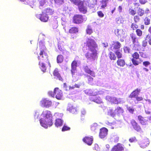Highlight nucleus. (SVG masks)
<instances>
[{
  "instance_id": "16",
  "label": "nucleus",
  "mask_w": 151,
  "mask_h": 151,
  "mask_svg": "<svg viewBox=\"0 0 151 151\" xmlns=\"http://www.w3.org/2000/svg\"><path fill=\"white\" fill-rule=\"evenodd\" d=\"M83 142L88 145H90L93 143V138L92 137H85L83 139Z\"/></svg>"
},
{
  "instance_id": "29",
  "label": "nucleus",
  "mask_w": 151,
  "mask_h": 151,
  "mask_svg": "<svg viewBox=\"0 0 151 151\" xmlns=\"http://www.w3.org/2000/svg\"><path fill=\"white\" fill-rule=\"evenodd\" d=\"M138 15L140 17L143 16L145 14V12L144 9L141 8H139L137 11Z\"/></svg>"
},
{
  "instance_id": "63",
  "label": "nucleus",
  "mask_w": 151,
  "mask_h": 151,
  "mask_svg": "<svg viewBox=\"0 0 151 151\" xmlns=\"http://www.w3.org/2000/svg\"><path fill=\"white\" fill-rule=\"evenodd\" d=\"M81 123H83L84 122V116L83 115H81Z\"/></svg>"
},
{
  "instance_id": "23",
  "label": "nucleus",
  "mask_w": 151,
  "mask_h": 151,
  "mask_svg": "<svg viewBox=\"0 0 151 151\" xmlns=\"http://www.w3.org/2000/svg\"><path fill=\"white\" fill-rule=\"evenodd\" d=\"M138 119L139 123L142 125H146L147 122V120L145 119L141 115L138 116Z\"/></svg>"
},
{
  "instance_id": "46",
  "label": "nucleus",
  "mask_w": 151,
  "mask_h": 151,
  "mask_svg": "<svg viewBox=\"0 0 151 151\" xmlns=\"http://www.w3.org/2000/svg\"><path fill=\"white\" fill-rule=\"evenodd\" d=\"M108 114L111 116L114 117L115 114L112 109H109L108 111Z\"/></svg>"
},
{
  "instance_id": "27",
  "label": "nucleus",
  "mask_w": 151,
  "mask_h": 151,
  "mask_svg": "<svg viewBox=\"0 0 151 151\" xmlns=\"http://www.w3.org/2000/svg\"><path fill=\"white\" fill-rule=\"evenodd\" d=\"M78 32V28L76 27H71L69 30L68 32L70 34H76Z\"/></svg>"
},
{
  "instance_id": "64",
  "label": "nucleus",
  "mask_w": 151,
  "mask_h": 151,
  "mask_svg": "<svg viewBox=\"0 0 151 151\" xmlns=\"http://www.w3.org/2000/svg\"><path fill=\"white\" fill-rule=\"evenodd\" d=\"M122 6H119L118 7V10L119 12H122Z\"/></svg>"
},
{
  "instance_id": "58",
  "label": "nucleus",
  "mask_w": 151,
  "mask_h": 151,
  "mask_svg": "<svg viewBox=\"0 0 151 151\" xmlns=\"http://www.w3.org/2000/svg\"><path fill=\"white\" fill-rule=\"evenodd\" d=\"M150 63L148 61H145L143 62V65L145 67H147L150 65Z\"/></svg>"
},
{
  "instance_id": "11",
  "label": "nucleus",
  "mask_w": 151,
  "mask_h": 151,
  "mask_svg": "<svg viewBox=\"0 0 151 151\" xmlns=\"http://www.w3.org/2000/svg\"><path fill=\"white\" fill-rule=\"evenodd\" d=\"M131 127L137 132H140L141 128L140 126L134 119H132L130 121Z\"/></svg>"
},
{
  "instance_id": "24",
  "label": "nucleus",
  "mask_w": 151,
  "mask_h": 151,
  "mask_svg": "<svg viewBox=\"0 0 151 151\" xmlns=\"http://www.w3.org/2000/svg\"><path fill=\"white\" fill-rule=\"evenodd\" d=\"M149 144V142L148 139H145L140 144V145L141 147L144 148H146Z\"/></svg>"
},
{
  "instance_id": "54",
  "label": "nucleus",
  "mask_w": 151,
  "mask_h": 151,
  "mask_svg": "<svg viewBox=\"0 0 151 151\" xmlns=\"http://www.w3.org/2000/svg\"><path fill=\"white\" fill-rule=\"evenodd\" d=\"M58 48L60 51L62 52V54H64L65 50L64 49H63L61 46L60 45H58Z\"/></svg>"
},
{
  "instance_id": "30",
  "label": "nucleus",
  "mask_w": 151,
  "mask_h": 151,
  "mask_svg": "<svg viewBox=\"0 0 151 151\" xmlns=\"http://www.w3.org/2000/svg\"><path fill=\"white\" fill-rule=\"evenodd\" d=\"M109 57L111 60H115L116 58V56L115 54L112 52H110L109 54Z\"/></svg>"
},
{
  "instance_id": "13",
  "label": "nucleus",
  "mask_w": 151,
  "mask_h": 151,
  "mask_svg": "<svg viewBox=\"0 0 151 151\" xmlns=\"http://www.w3.org/2000/svg\"><path fill=\"white\" fill-rule=\"evenodd\" d=\"M108 133V129L105 127H102L100 129L99 136L101 139L104 138L107 136Z\"/></svg>"
},
{
  "instance_id": "5",
  "label": "nucleus",
  "mask_w": 151,
  "mask_h": 151,
  "mask_svg": "<svg viewBox=\"0 0 151 151\" xmlns=\"http://www.w3.org/2000/svg\"><path fill=\"white\" fill-rule=\"evenodd\" d=\"M132 58L131 60L133 64L135 66L141 64L142 62V60H140L139 61L137 60V59H139V55L137 52H134L132 55Z\"/></svg>"
},
{
  "instance_id": "40",
  "label": "nucleus",
  "mask_w": 151,
  "mask_h": 151,
  "mask_svg": "<svg viewBox=\"0 0 151 151\" xmlns=\"http://www.w3.org/2000/svg\"><path fill=\"white\" fill-rule=\"evenodd\" d=\"M84 92L88 96H92L93 94V92L90 89H86L84 91Z\"/></svg>"
},
{
  "instance_id": "15",
  "label": "nucleus",
  "mask_w": 151,
  "mask_h": 151,
  "mask_svg": "<svg viewBox=\"0 0 151 151\" xmlns=\"http://www.w3.org/2000/svg\"><path fill=\"white\" fill-rule=\"evenodd\" d=\"M140 91L141 90L140 89L136 88L129 95V98L131 99L135 98L139 95Z\"/></svg>"
},
{
  "instance_id": "43",
  "label": "nucleus",
  "mask_w": 151,
  "mask_h": 151,
  "mask_svg": "<svg viewBox=\"0 0 151 151\" xmlns=\"http://www.w3.org/2000/svg\"><path fill=\"white\" fill-rule=\"evenodd\" d=\"M115 55H116V57L118 59H120L122 57V54L120 51L118 50L115 51Z\"/></svg>"
},
{
  "instance_id": "33",
  "label": "nucleus",
  "mask_w": 151,
  "mask_h": 151,
  "mask_svg": "<svg viewBox=\"0 0 151 151\" xmlns=\"http://www.w3.org/2000/svg\"><path fill=\"white\" fill-rule=\"evenodd\" d=\"M133 48L135 50L137 51H139L141 50V46L139 43H138L137 44H133Z\"/></svg>"
},
{
  "instance_id": "38",
  "label": "nucleus",
  "mask_w": 151,
  "mask_h": 151,
  "mask_svg": "<svg viewBox=\"0 0 151 151\" xmlns=\"http://www.w3.org/2000/svg\"><path fill=\"white\" fill-rule=\"evenodd\" d=\"M71 3L74 5L77 6L82 1L81 0H69Z\"/></svg>"
},
{
  "instance_id": "6",
  "label": "nucleus",
  "mask_w": 151,
  "mask_h": 151,
  "mask_svg": "<svg viewBox=\"0 0 151 151\" xmlns=\"http://www.w3.org/2000/svg\"><path fill=\"white\" fill-rule=\"evenodd\" d=\"M84 20L83 16L81 14H75L73 17V22L75 24H81L83 22Z\"/></svg>"
},
{
  "instance_id": "56",
  "label": "nucleus",
  "mask_w": 151,
  "mask_h": 151,
  "mask_svg": "<svg viewBox=\"0 0 151 151\" xmlns=\"http://www.w3.org/2000/svg\"><path fill=\"white\" fill-rule=\"evenodd\" d=\"M129 141L130 142H133L137 141L135 137H132L129 139Z\"/></svg>"
},
{
  "instance_id": "2",
  "label": "nucleus",
  "mask_w": 151,
  "mask_h": 151,
  "mask_svg": "<svg viewBox=\"0 0 151 151\" xmlns=\"http://www.w3.org/2000/svg\"><path fill=\"white\" fill-rule=\"evenodd\" d=\"M43 118L40 119V121L41 126L45 128L48 126H51L53 124L52 116L50 111H45L42 113Z\"/></svg>"
},
{
  "instance_id": "61",
  "label": "nucleus",
  "mask_w": 151,
  "mask_h": 151,
  "mask_svg": "<svg viewBox=\"0 0 151 151\" xmlns=\"http://www.w3.org/2000/svg\"><path fill=\"white\" fill-rule=\"evenodd\" d=\"M73 86H74V88H80V85L78 84H75Z\"/></svg>"
},
{
  "instance_id": "62",
  "label": "nucleus",
  "mask_w": 151,
  "mask_h": 151,
  "mask_svg": "<svg viewBox=\"0 0 151 151\" xmlns=\"http://www.w3.org/2000/svg\"><path fill=\"white\" fill-rule=\"evenodd\" d=\"M151 34H148L146 37V39H149V40L151 39Z\"/></svg>"
},
{
  "instance_id": "42",
  "label": "nucleus",
  "mask_w": 151,
  "mask_h": 151,
  "mask_svg": "<svg viewBox=\"0 0 151 151\" xmlns=\"http://www.w3.org/2000/svg\"><path fill=\"white\" fill-rule=\"evenodd\" d=\"M106 99L111 102H113L114 100H116V99L115 97H112L109 96H106Z\"/></svg>"
},
{
  "instance_id": "55",
  "label": "nucleus",
  "mask_w": 151,
  "mask_h": 151,
  "mask_svg": "<svg viewBox=\"0 0 151 151\" xmlns=\"http://www.w3.org/2000/svg\"><path fill=\"white\" fill-rule=\"evenodd\" d=\"M135 98L137 102L142 101L143 100V98L142 96H137Z\"/></svg>"
},
{
  "instance_id": "28",
  "label": "nucleus",
  "mask_w": 151,
  "mask_h": 151,
  "mask_svg": "<svg viewBox=\"0 0 151 151\" xmlns=\"http://www.w3.org/2000/svg\"><path fill=\"white\" fill-rule=\"evenodd\" d=\"M45 12L47 15H52L54 13V10L51 9L49 8H47L44 11Z\"/></svg>"
},
{
  "instance_id": "26",
  "label": "nucleus",
  "mask_w": 151,
  "mask_h": 151,
  "mask_svg": "<svg viewBox=\"0 0 151 151\" xmlns=\"http://www.w3.org/2000/svg\"><path fill=\"white\" fill-rule=\"evenodd\" d=\"M63 121L60 119H57L55 120V127H58L63 125Z\"/></svg>"
},
{
  "instance_id": "18",
  "label": "nucleus",
  "mask_w": 151,
  "mask_h": 151,
  "mask_svg": "<svg viewBox=\"0 0 151 151\" xmlns=\"http://www.w3.org/2000/svg\"><path fill=\"white\" fill-rule=\"evenodd\" d=\"M37 17L41 21L45 22H47L49 18L47 15L44 12H42V14H40Z\"/></svg>"
},
{
  "instance_id": "57",
  "label": "nucleus",
  "mask_w": 151,
  "mask_h": 151,
  "mask_svg": "<svg viewBox=\"0 0 151 151\" xmlns=\"http://www.w3.org/2000/svg\"><path fill=\"white\" fill-rule=\"evenodd\" d=\"M127 109L129 111L131 114H133L134 111V109L131 107H128L127 108Z\"/></svg>"
},
{
  "instance_id": "36",
  "label": "nucleus",
  "mask_w": 151,
  "mask_h": 151,
  "mask_svg": "<svg viewBox=\"0 0 151 151\" xmlns=\"http://www.w3.org/2000/svg\"><path fill=\"white\" fill-rule=\"evenodd\" d=\"M150 19L147 17H145L144 19V23L145 25H149L150 24Z\"/></svg>"
},
{
  "instance_id": "52",
  "label": "nucleus",
  "mask_w": 151,
  "mask_h": 151,
  "mask_svg": "<svg viewBox=\"0 0 151 151\" xmlns=\"http://www.w3.org/2000/svg\"><path fill=\"white\" fill-rule=\"evenodd\" d=\"M141 56L143 58H147L148 55L145 52H139Z\"/></svg>"
},
{
  "instance_id": "49",
  "label": "nucleus",
  "mask_w": 151,
  "mask_h": 151,
  "mask_svg": "<svg viewBox=\"0 0 151 151\" xmlns=\"http://www.w3.org/2000/svg\"><path fill=\"white\" fill-rule=\"evenodd\" d=\"M124 51L125 53H129L130 51V48L127 46L124 47Z\"/></svg>"
},
{
  "instance_id": "51",
  "label": "nucleus",
  "mask_w": 151,
  "mask_h": 151,
  "mask_svg": "<svg viewBox=\"0 0 151 151\" xmlns=\"http://www.w3.org/2000/svg\"><path fill=\"white\" fill-rule=\"evenodd\" d=\"M97 14L98 16L100 18H102L104 16V14L101 11H99L97 12Z\"/></svg>"
},
{
  "instance_id": "35",
  "label": "nucleus",
  "mask_w": 151,
  "mask_h": 151,
  "mask_svg": "<svg viewBox=\"0 0 151 151\" xmlns=\"http://www.w3.org/2000/svg\"><path fill=\"white\" fill-rule=\"evenodd\" d=\"M138 15H135L133 18L134 21L135 23H137L139 22L141 20L140 18Z\"/></svg>"
},
{
  "instance_id": "47",
  "label": "nucleus",
  "mask_w": 151,
  "mask_h": 151,
  "mask_svg": "<svg viewBox=\"0 0 151 151\" xmlns=\"http://www.w3.org/2000/svg\"><path fill=\"white\" fill-rule=\"evenodd\" d=\"M70 128L69 127H68L66 125H64L62 129V131L63 132H64L65 131L69 130L70 129Z\"/></svg>"
},
{
  "instance_id": "3",
  "label": "nucleus",
  "mask_w": 151,
  "mask_h": 151,
  "mask_svg": "<svg viewBox=\"0 0 151 151\" xmlns=\"http://www.w3.org/2000/svg\"><path fill=\"white\" fill-rule=\"evenodd\" d=\"M39 47L40 52L39 55L37 56V58L40 61H45L46 62H48V55L47 53L45 51L46 48L45 46L42 43L39 44Z\"/></svg>"
},
{
  "instance_id": "14",
  "label": "nucleus",
  "mask_w": 151,
  "mask_h": 151,
  "mask_svg": "<svg viewBox=\"0 0 151 151\" xmlns=\"http://www.w3.org/2000/svg\"><path fill=\"white\" fill-rule=\"evenodd\" d=\"M77 6H78V10L79 11L83 14H86L87 12L86 8L84 6L83 1H82L80 2V3L78 4Z\"/></svg>"
},
{
  "instance_id": "59",
  "label": "nucleus",
  "mask_w": 151,
  "mask_h": 151,
  "mask_svg": "<svg viewBox=\"0 0 151 151\" xmlns=\"http://www.w3.org/2000/svg\"><path fill=\"white\" fill-rule=\"evenodd\" d=\"M48 93L50 96L52 97H54L55 96V94L54 93V91L53 92L52 91H49L48 92Z\"/></svg>"
},
{
  "instance_id": "10",
  "label": "nucleus",
  "mask_w": 151,
  "mask_h": 151,
  "mask_svg": "<svg viewBox=\"0 0 151 151\" xmlns=\"http://www.w3.org/2000/svg\"><path fill=\"white\" fill-rule=\"evenodd\" d=\"M121 45V44L119 42L114 41L113 42L109 49L112 51L118 50L120 48Z\"/></svg>"
},
{
  "instance_id": "17",
  "label": "nucleus",
  "mask_w": 151,
  "mask_h": 151,
  "mask_svg": "<svg viewBox=\"0 0 151 151\" xmlns=\"http://www.w3.org/2000/svg\"><path fill=\"white\" fill-rule=\"evenodd\" d=\"M53 75L55 78L58 79L61 81L63 80L60 74L59 73V70L58 68H55L54 69L53 72Z\"/></svg>"
},
{
  "instance_id": "21",
  "label": "nucleus",
  "mask_w": 151,
  "mask_h": 151,
  "mask_svg": "<svg viewBox=\"0 0 151 151\" xmlns=\"http://www.w3.org/2000/svg\"><path fill=\"white\" fill-rule=\"evenodd\" d=\"M130 36L133 44L139 43L138 38L135 34L134 33H131L130 35Z\"/></svg>"
},
{
  "instance_id": "48",
  "label": "nucleus",
  "mask_w": 151,
  "mask_h": 151,
  "mask_svg": "<svg viewBox=\"0 0 151 151\" xmlns=\"http://www.w3.org/2000/svg\"><path fill=\"white\" fill-rule=\"evenodd\" d=\"M88 76V83L90 84H92L93 83V78L89 76Z\"/></svg>"
},
{
  "instance_id": "60",
  "label": "nucleus",
  "mask_w": 151,
  "mask_h": 151,
  "mask_svg": "<svg viewBox=\"0 0 151 151\" xmlns=\"http://www.w3.org/2000/svg\"><path fill=\"white\" fill-rule=\"evenodd\" d=\"M139 2L142 4H145L146 2L145 0H139Z\"/></svg>"
},
{
  "instance_id": "7",
  "label": "nucleus",
  "mask_w": 151,
  "mask_h": 151,
  "mask_svg": "<svg viewBox=\"0 0 151 151\" xmlns=\"http://www.w3.org/2000/svg\"><path fill=\"white\" fill-rule=\"evenodd\" d=\"M77 61L75 59L71 63V72L72 77L75 76L77 72Z\"/></svg>"
},
{
  "instance_id": "1",
  "label": "nucleus",
  "mask_w": 151,
  "mask_h": 151,
  "mask_svg": "<svg viewBox=\"0 0 151 151\" xmlns=\"http://www.w3.org/2000/svg\"><path fill=\"white\" fill-rule=\"evenodd\" d=\"M97 48L98 45L93 39L90 37L87 38L84 43L83 51L84 53L86 52L85 56L87 60L92 61L97 60L98 52L96 50Z\"/></svg>"
},
{
  "instance_id": "12",
  "label": "nucleus",
  "mask_w": 151,
  "mask_h": 151,
  "mask_svg": "<svg viewBox=\"0 0 151 151\" xmlns=\"http://www.w3.org/2000/svg\"><path fill=\"white\" fill-rule=\"evenodd\" d=\"M54 93L55 98L58 100L61 99L63 96L62 91L58 88H55L54 89Z\"/></svg>"
},
{
  "instance_id": "4",
  "label": "nucleus",
  "mask_w": 151,
  "mask_h": 151,
  "mask_svg": "<svg viewBox=\"0 0 151 151\" xmlns=\"http://www.w3.org/2000/svg\"><path fill=\"white\" fill-rule=\"evenodd\" d=\"M39 47L40 52L39 55L37 56V58L40 61H45L46 62H48V55L47 53L45 51L46 48L45 46L42 43L39 44Z\"/></svg>"
},
{
  "instance_id": "50",
  "label": "nucleus",
  "mask_w": 151,
  "mask_h": 151,
  "mask_svg": "<svg viewBox=\"0 0 151 151\" xmlns=\"http://www.w3.org/2000/svg\"><path fill=\"white\" fill-rule=\"evenodd\" d=\"M39 4L40 6H43L46 3V0H38Z\"/></svg>"
},
{
  "instance_id": "8",
  "label": "nucleus",
  "mask_w": 151,
  "mask_h": 151,
  "mask_svg": "<svg viewBox=\"0 0 151 151\" xmlns=\"http://www.w3.org/2000/svg\"><path fill=\"white\" fill-rule=\"evenodd\" d=\"M39 64L40 66V68L41 70L44 72H45L47 70V65H49L50 67H51L49 61L46 62L45 61H40Z\"/></svg>"
},
{
  "instance_id": "25",
  "label": "nucleus",
  "mask_w": 151,
  "mask_h": 151,
  "mask_svg": "<svg viewBox=\"0 0 151 151\" xmlns=\"http://www.w3.org/2000/svg\"><path fill=\"white\" fill-rule=\"evenodd\" d=\"M117 65L120 67H124L125 64V62L124 60L118 59L116 61Z\"/></svg>"
},
{
  "instance_id": "32",
  "label": "nucleus",
  "mask_w": 151,
  "mask_h": 151,
  "mask_svg": "<svg viewBox=\"0 0 151 151\" xmlns=\"http://www.w3.org/2000/svg\"><path fill=\"white\" fill-rule=\"evenodd\" d=\"M54 1L55 5L60 6L64 3V0H52Z\"/></svg>"
},
{
  "instance_id": "22",
  "label": "nucleus",
  "mask_w": 151,
  "mask_h": 151,
  "mask_svg": "<svg viewBox=\"0 0 151 151\" xmlns=\"http://www.w3.org/2000/svg\"><path fill=\"white\" fill-rule=\"evenodd\" d=\"M84 70L86 73L90 74L93 77H95V72L91 70L87 66H85L84 68Z\"/></svg>"
},
{
  "instance_id": "31",
  "label": "nucleus",
  "mask_w": 151,
  "mask_h": 151,
  "mask_svg": "<svg viewBox=\"0 0 151 151\" xmlns=\"http://www.w3.org/2000/svg\"><path fill=\"white\" fill-rule=\"evenodd\" d=\"M64 57L61 55H58L57 57V62L58 63H62L63 61Z\"/></svg>"
},
{
  "instance_id": "20",
  "label": "nucleus",
  "mask_w": 151,
  "mask_h": 151,
  "mask_svg": "<svg viewBox=\"0 0 151 151\" xmlns=\"http://www.w3.org/2000/svg\"><path fill=\"white\" fill-rule=\"evenodd\" d=\"M42 104L46 107L50 106L52 105V102L46 99H44L41 101Z\"/></svg>"
},
{
  "instance_id": "34",
  "label": "nucleus",
  "mask_w": 151,
  "mask_h": 151,
  "mask_svg": "<svg viewBox=\"0 0 151 151\" xmlns=\"http://www.w3.org/2000/svg\"><path fill=\"white\" fill-rule=\"evenodd\" d=\"M86 34L89 35H91L92 34L93 32V31L90 26H87L86 30Z\"/></svg>"
},
{
  "instance_id": "45",
  "label": "nucleus",
  "mask_w": 151,
  "mask_h": 151,
  "mask_svg": "<svg viewBox=\"0 0 151 151\" xmlns=\"http://www.w3.org/2000/svg\"><path fill=\"white\" fill-rule=\"evenodd\" d=\"M129 14L132 16L134 15L136 13V11L133 9H129Z\"/></svg>"
},
{
  "instance_id": "9",
  "label": "nucleus",
  "mask_w": 151,
  "mask_h": 151,
  "mask_svg": "<svg viewBox=\"0 0 151 151\" xmlns=\"http://www.w3.org/2000/svg\"><path fill=\"white\" fill-rule=\"evenodd\" d=\"M125 149V147L123 144L118 143L113 146L111 151H124Z\"/></svg>"
},
{
  "instance_id": "19",
  "label": "nucleus",
  "mask_w": 151,
  "mask_h": 151,
  "mask_svg": "<svg viewBox=\"0 0 151 151\" xmlns=\"http://www.w3.org/2000/svg\"><path fill=\"white\" fill-rule=\"evenodd\" d=\"M109 0H101L100 1L99 7L101 9H104L107 7Z\"/></svg>"
},
{
  "instance_id": "39",
  "label": "nucleus",
  "mask_w": 151,
  "mask_h": 151,
  "mask_svg": "<svg viewBox=\"0 0 151 151\" xmlns=\"http://www.w3.org/2000/svg\"><path fill=\"white\" fill-rule=\"evenodd\" d=\"M115 111L118 114L122 113L124 112V110L122 108L120 107H118L115 109Z\"/></svg>"
},
{
  "instance_id": "44",
  "label": "nucleus",
  "mask_w": 151,
  "mask_h": 151,
  "mask_svg": "<svg viewBox=\"0 0 151 151\" xmlns=\"http://www.w3.org/2000/svg\"><path fill=\"white\" fill-rule=\"evenodd\" d=\"M131 27L133 30H136V29H138V26L136 23H132L131 24Z\"/></svg>"
},
{
  "instance_id": "53",
  "label": "nucleus",
  "mask_w": 151,
  "mask_h": 151,
  "mask_svg": "<svg viewBox=\"0 0 151 151\" xmlns=\"http://www.w3.org/2000/svg\"><path fill=\"white\" fill-rule=\"evenodd\" d=\"M147 45V42L145 40H143L142 42V47L144 48Z\"/></svg>"
},
{
  "instance_id": "41",
  "label": "nucleus",
  "mask_w": 151,
  "mask_h": 151,
  "mask_svg": "<svg viewBox=\"0 0 151 151\" xmlns=\"http://www.w3.org/2000/svg\"><path fill=\"white\" fill-rule=\"evenodd\" d=\"M136 34L138 37H141L142 35V32L140 29H137L136 30Z\"/></svg>"
},
{
  "instance_id": "37",
  "label": "nucleus",
  "mask_w": 151,
  "mask_h": 151,
  "mask_svg": "<svg viewBox=\"0 0 151 151\" xmlns=\"http://www.w3.org/2000/svg\"><path fill=\"white\" fill-rule=\"evenodd\" d=\"M92 101L98 104H100L102 102L100 97H97L92 100Z\"/></svg>"
}]
</instances>
